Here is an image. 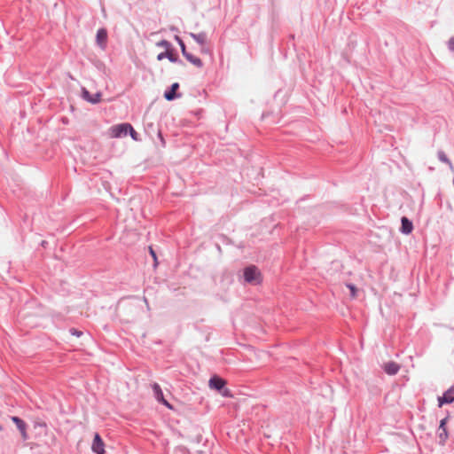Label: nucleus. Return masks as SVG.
<instances>
[{
    "label": "nucleus",
    "mask_w": 454,
    "mask_h": 454,
    "mask_svg": "<svg viewBox=\"0 0 454 454\" xmlns=\"http://www.w3.org/2000/svg\"><path fill=\"white\" fill-rule=\"evenodd\" d=\"M245 281L251 285H259L262 282V274L254 265L248 266L244 270Z\"/></svg>",
    "instance_id": "obj_1"
},
{
    "label": "nucleus",
    "mask_w": 454,
    "mask_h": 454,
    "mask_svg": "<svg viewBox=\"0 0 454 454\" xmlns=\"http://www.w3.org/2000/svg\"><path fill=\"white\" fill-rule=\"evenodd\" d=\"M129 129H131V125L129 123H121L112 126L108 129V133L112 138H120L128 134Z\"/></svg>",
    "instance_id": "obj_2"
},
{
    "label": "nucleus",
    "mask_w": 454,
    "mask_h": 454,
    "mask_svg": "<svg viewBox=\"0 0 454 454\" xmlns=\"http://www.w3.org/2000/svg\"><path fill=\"white\" fill-rule=\"evenodd\" d=\"M152 389L153 392V395L158 402L161 403L163 405H165L169 410H173V406L164 398L161 387H160V385L158 383H153L152 385Z\"/></svg>",
    "instance_id": "obj_3"
},
{
    "label": "nucleus",
    "mask_w": 454,
    "mask_h": 454,
    "mask_svg": "<svg viewBox=\"0 0 454 454\" xmlns=\"http://www.w3.org/2000/svg\"><path fill=\"white\" fill-rule=\"evenodd\" d=\"M107 31L106 28H100L97 32L96 42L97 44L102 49L105 50L107 43Z\"/></svg>",
    "instance_id": "obj_4"
},
{
    "label": "nucleus",
    "mask_w": 454,
    "mask_h": 454,
    "mask_svg": "<svg viewBox=\"0 0 454 454\" xmlns=\"http://www.w3.org/2000/svg\"><path fill=\"white\" fill-rule=\"evenodd\" d=\"M454 402V387L449 388L442 396L438 397V405L442 407L445 403H451Z\"/></svg>",
    "instance_id": "obj_5"
},
{
    "label": "nucleus",
    "mask_w": 454,
    "mask_h": 454,
    "mask_svg": "<svg viewBox=\"0 0 454 454\" xmlns=\"http://www.w3.org/2000/svg\"><path fill=\"white\" fill-rule=\"evenodd\" d=\"M382 368L387 374L395 375L399 372L401 366L394 361H388L383 364Z\"/></svg>",
    "instance_id": "obj_6"
},
{
    "label": "nucleus",
    "mask_w": 454,
    "mask_h": 454,
    "mask_svg": "<svg viewBox=\"0 0 454 454\" xmlns=\"http://www.w3.org/2000/svg\"><path fill=\"white\" fill-rule=\"evenodd\" d=\"M104 442L101 439L100 435L98 434H95L93 443H92V450L97 454H105L104 450Z\"/></svg>",
    "instance_id": "obj_7"
},
{
    "label": "nucleus",
    "mask_w": 454,
    "mask_h": 454,
    "mask_svg": "<svg viewBox=\"0 0 454 454\" xmlns=\"http://www.w3.org/2000/svg\"><path fill=\"white\" fill-rule=\"evenodd\" d=\"M208 385L210 388L221 390L226 385V381L218 376H214L209 380Z\"/></svg>",
    "instance_id": "obj_8"
},
{
    "label": "nucleus",
    "mask_w": 454,
    "mask_h": 454,
    "mask_svg": "<svg viewBox=\"0 0 454 454\" xmlns=\"http://www.w3.org/2000/svg\"><path fill=\"white\" fill-rule=\"evenodd\" d=\"M190 35L201 46L202 52H207L205 45L207 43V35L205 33L190 34Z\"/></svg>",
    "instance_id": "obj_9"
},
{
    "label": "nucleus",
    "mask_w": 454,
    "mask_h": 454,
    "mask_svg": "<svg viewBox=\"0 0 454 454\" xmlns=\"http://www.w3.org/2000/svg\"><path fill=\"white\" fill-rule=\"evenodd\" d=\"M82 97L85 100L92 103V104H96V103H98L100 102L101 100V93L100 92H97L96 94L94 95H91L87 90L83 89L82 90Z\"/></svg>",
    "instance_id": "obj_10"
},
{
    "label": "nucleus",
    "mask_w": 454,
    "mask_h": 454,
    "mask_svg": "<svg viewBox=\"0 0 454 454\" xmlns=\"http://www.w3.org/2000/svg\"><path fill=\"white\" fill-rule=\"evenodd\" d=\"M401 223H402L401 229H400L401 232L403 234H406V235L411 233V231L413 230L412 223L405 216L402 217Z\"/></svg>",
    "instance_id": "obj_11"
},
{
    "label": "nucleus",
    "mask_w": 454,
    "mask_h": 454,
    "mask_svg": "<svg viewBox=\"0 0 454 454\" xmlns=\"http://www.w3.org/2000/svg\"><path fill=\"white\" fill-rule=\"evenodd\" d=\"M12 420L15 423V425L20 431L22 438L26 440L27 438V434L25 422L22 419H20V418L15 417V416L12 417Z\"/></svg>",
    "instance_id": "obj_12"
},
{
    "label": "nucleus",
    "mask_w": 454,
    "mask_h": 454,
    "mask_svg": "<svg viewBox=\"0 0 454 454\" xmlns=\"http://www.w3.org/2000/svg\"><path fill=\"white\" fill-rule=\"evenodd\" d=\"M446 421H447V418L442 419L440 422V426H439V430L442 431L439 434V437H440L442 442H444L446 441V439L448 438V433H447V429L445 427Z\"/></svg>",
    "instance_id": "obj_13"
},
{
    "label": "nucleus",
    "mask_w": 454,
    "mask_h": 454,
    "mask_svg": "<svg viewBox=\"0 0 454 454\" xmlns=\"http://www.w3.org/2000/svg\"><path fill=\"white\" fill-rule=\"evenodd\" d=\"M179 88V84L177 82H175L171 85V88L168 91H166L165 94H164V97L167 100L170 101V100H173L176 95V91L177 90V89Z\"/></svg>",
    "instance_id": "obj_14"
},
{
    "label": "nucleus",
    "mask_w": 454,
    "mask_h": 454,
    "mask_svg": "<svg viewBox=\"0 0 454 454\" xmlns=\"http://www.w3.org/2000/svg\"><path fill=\"white\" fill-rule=\"evenodd\" d=\"M185 59L191 62L192 65L198 67H201L203 66V63L201 61V59L198 57H195L193 56L192 54L191 53H188V54H185Z\"/></svg>",
    "instance_id": "obj_15"
},
{
    "label": "nucleus",
    "mask_w": 454,
    "mask_h": 454,
    "mask_svg": "<svg viewBox=\"0 0 454 454\" xmlns=\"http://www.w3.org/2000/svg\"><path fill=\"white\" fill-rule=\"evenodd\" d=\"M157 46L162 47L163 49H165V51H168V50L172 49L171 44L166 40H161V41L158 42Z\"/></svg>",
    "instance_id": "obj_16"
},
{
    "label": "nucleus",
    "mask_w": 454,
    "mask_h": 454,
    "mask_svg": "<svg viewBox=\"0 0 454 454\" xmlns=\"http://www.w3.org/2000/svg\"><path fill=\"white\" fill-rule=\"evenodd\" d=\"M166 57L171 61V62H176V54L174 53V51L173 49H170L168 51H166Z\"/></svg>",
    "instance_id": "obj_17"
},
{
    "label": "nucleus",
    "mask_w": 454,
    "mask_h": 454,
    "mask_svg": "<svg viewBox=\"0 0 454 454\" xmlns=\"http://www.w3.org/2000/svg\"><path fill=\"white\" fill-rule=\"evenodd\" d=\"M347 286L350 290V296L352 298H356V293H357L356 287L354 285H351V284H348Z\"/></svg>",
    "instance_id": "obj_18"
},
{
    "label": "nucleus",
    "mask_w": 454,
    "mask_h": 454,
    "mask_svg": "<svg viewBox=\"0 0 454 454\" xmlns=\"http://www.w3.org/2000/svg\"><path fill=\"white\" fill-rule=\"evenodd\" d=\"M439 159L442 162L448 163L450 166V168H452V165H451L450 161L449 160V159L447 158V156L444 154V153H439Z\"/></svg>",
    "instance_id": "obj_19"
},
{
    "label": "nucleus",
    "mask_w": 454,
    "mask_h": 454,
    "mask_svg": "<svg viewBox=\"0 0 454 454\" xmlns=\"http://www.w3.org/2000/svg\"><path fill=\"white\" fill-rule=\"evenodd\" d=\"M129 134H130V137H132V139L137 141L138 140V134L136 132V130L133 129V127L131 126V129H129Z\"/></svg>",
    "instance_id": "obj_20"
},
{
    "label": "nucleus",
    "mask_w": 454,
    "mask_h": 454,
    "mask_svg": "<svg viewBox=\"0 0 454 454\" xmlns=\"http://www.w3.org/2000/svg\"><path fill=\"white\" fill-rule=\"evenodd\" d=\"M220 391H221V394H222L223 396H225V397H231L232 396L230 389H228V388H224L223 387Z\"/></svg>",
    "instance_id": "obj_21"
},
{
    "label": "nucleus",
    "mask_w": 454,
    "mask_h": 454,
    "mask_svg": "<svg viewBox=\"0 0 454 454\" xmlns=\"http://www.w3.org/2000/svg\"><path fill=\"white\" fill-rule=\"evenodd\" d=\"M178 43H179L182 53L185 57V54H188V52L186 51V49H185V45H184V42L180 39H178Z\"/></svg>",
    "instance_id": "obj_22"
},
{
    "label": "nucleus",
    "mask_w": 454,
    "mask_h": 454,
    "mask_svg": "<svg viewBox=\"0 0 454 454\" xmlns=\"http://www.w3.org/2000/svg\"><path fill=\"white\" fill-rule=\"evenodd\" d=\"M448 45H449V49L452 51H454V36L451 37L450 40H449V43H448Z\"/></svg>",
    "instance_id": "obj_23"
},
{
    "label": "nucleus",
    "mask_w": 454,
    "mask_h": 454,
    "mask_svg": "<svg viewBox=\"0 0 454 454\" xmlns=\"http://www.w3.org/2000/svg\"><path fill=\"white\" fill-rule=\"evenodd\" d=\"M165 58H167L166 57V51L164 52H161V53L158 54V56H157V59L160 60V61L162 60Z\"/></svg>",
    "instance_id": "obj_24"
},
{
    "label": "nucleus",
    "mask_w": 454,
    "mask_h": 454,
    "mask_svg": "<svg viewBox=\"0 0 454 454\" xmlns=\"http://www.w3.org/2000/svg\"><path fill=\"white\" fill-rule=\"evenodd\" d=\"M150 254L151 255L153 256V260L155 262H157V256H156V254L155 252L153 251V249L152 247H150Z\"/></svg>",
    "instance_id": "obj_25"
},
{
    "label": "nucleus",
    "mask_w": 454,
    "mask_h": 454,
    "mask_svg": "<svg viewBox=\"0 0 454 454\" xmlns=\"http://www.w3.org/2000/svg\"><path fill=\"white\" fill-rule=\"evenodd\" d=\"M74 334H76L77 336H80V333H78L77 331H74L73 333Z\"/></svg>",
    "instance_id": "obj_26"
}]
</instances>
